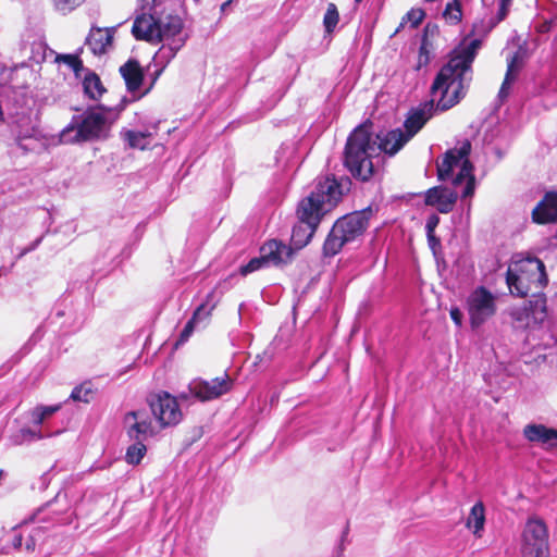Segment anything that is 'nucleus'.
Segmentation results:
<instances>
[{
    "mask_svg": "<svg viewBox=\"0 0 557 557\" xmlns=\"http://www.w3.org/2000/svg\"><path fill=\"white\" fill-rule=\"evenodd\" d=\"M482 47V40H463L449 54L431 86L430 101L413 110L405 122L406 132L393 129L372 137V123L367 122L349 135L344 164L350 174L360 181H368L373 174L372 158L380 151L395 154L412 138L433 115L434 111H446L457 104L466 95L472 81V63Z\"/></svg>",
    "mask_w": 557,
    "mask_h": 557,
    "instance_id": "nucleus-1",
    "label": "nucleus"
},
{
    "mask_svg": "<svg viewBox=\"0 0 557 557\" xmlns=\"http://www.w3.org/2000/svg\"><path fill=\"white\" fill-rule=\"evenodd\" d=\"M343 195L334 177L319 180L311 194L302 199L297 209L299 222L293 227L292 248L300 250L312 238L322 216L332 210Z\"/></svg>",
    "mask_w": 557,
    "mask_h": 557,
    "instance_id": "nucleus-2",
    "label": "nucleus"
},
{
    "mask_svg": "<svg viewBox=\"0 0 557 557\" xmlns=\"http://www.w3.org/2000/svg\"><path fill=\"white\" fill-rule=\"evenodd\" d=\"M141 14L133 24L132 33L137 39L151 42H169L176 38L186 40L183 22L177 15L163 16V0H139Z\"/></svg>",
    "mask_w": 557,
    "mask_h": 557,
    "instance_id": "nucleus-3",
    "label": "nucleus"
},
{
    "mask_svg": "<svg viewBox=\"0 0 557 557\" xmlns=\"http://www.w3.org/2000/svg\"><path fill=\"white\" fill-rule=\"evenodd\" d=\"M112 109L99 106L74 115L71 123L60 133V143L76 144L104 139L108 137L112 121L108 114Z\"/></svg>",
    "mask_w": 557,
    "mask_h": 557,
    "instance_id": "nucleus-4",
    "label": "nucleus"
},
{
    "mask_svg": "<svg viewBox=\"0 0 557 557\" xmlns=\"http://www.w3.org/2000/svg\"><path fill=\"white\" fill-rule=\"evenodd\" d=\"M548 282L544 263L534 257L512 259L506 273V283L513 296L525 297L540 292Z\"/></svg>",
    "mask_w": 557,
    "mask_h": 557,
    "instance_id": "nucleus-5",
    "label": "nucleus"
},
{
    "mask_svg": "<svg viewBox=\"0 0 557 557\" xmlns=\"http://www.w3.org/2000/svg\"><path fill=\"white\" fill-rule=\"evenodd\" d=\"M471 144L466 140L460 147L449 149L437 162V176L440 181L451 180L455 187L465 184L461 190V197L468 198L474 194L475 180L473 166L469 161Z\"/></svg>",
    "mask_w": 557,
    "mask_h": 557,
    "instance_id": "nucleus-6",
    "label": "nucleus"
},
{
    "mask_svg": "<svg viewBox=\"0 0 557 557\" xmlns=\"http://www.w3.org/2000/svg\"><path fill=\"white\" fill-rule=\"evenodd\" d=\"M549 533L543 519L531 516L521 532V557H549Z\"/></svg>",
    "mask_w": 557,
    "mask_h": 557,
    "instance_id": "nucleus-7",
    "label": "nucleus"
},
{
    "mask_svg": "<svg viewBox=\"0 0 557 557\" xmlns=\"http://www.w3.org/2000/svg\"><path fill=\"white\" fill-rule=\"evenodd\" d=\"M467 311L472 329H478L496 312V297L485 287L480 286L467 298Z\"/></svg>",
    "mask_w": 557,
    "mask_h": 557,
    "instance_id": "nucleus-8",
    "label": "nucleus"
},
{
    "mask_svg": "<svg viewBox=\"0 0 557 557\" xmlns=\"http://www.w3.org/2000/svg\"><path fill=\"white\" fill-rule=\"evenodd\" d=\"M149 406L162 428L175 425L182 419V411L176 398L166 392L151 395Z\"/></svg>",
    "mask_w": 557,
    "mask_h": 557,
    "instance_id": "nucleus-9",
    "label": "nucleus"
},
{
    "mask_svg": "<svg viewBox=\"0 0 557 557\" xmlns=\"http://www.w3.org/2000/svg\"><path fill=\"white\" fill-rule=\"evenodd\" d=\"M233 386L232 379L224 374L210 381L196 379L189 383L190 393L201 401H208L228 393Z\"/></svg>",
    "mask_w": 557,
    "mask_h": 557,
    "instance_id": "nucleus-10",
    "label": "nucleus"
},
{
    "mask_svg": "<svg viewBox=\"0 0 557 557\" xmlns=\"http://www.w3.org/2000/svg\"><path fill=\"white\" fill-rule=\"evenodd\" d=\"M372 216L371 208L347 214L335 222L336 230L342 232L349 242L357 239L363 234Z\"/></svg>",
    "mask_w": 557,
    "mask_h": 557,
    "instance_id": "nucleus-11",
    "label": "nucleus"
},
{
    "mask_svg": "<svg viewBox=\"0 0 557 557\" xmlns=\"http://www.w3.org/2000/svg\"><path fill=\"white\" fill-rule=\"evenodd\" d=\"M127 434L131 440L145 442L152 436L154 431L146 413L141 411H131L125 416Z\"/></svg>",
    "mask_w": 557,
    "mask_h": 557,
    "instance_id": "nucleus-12",
    "label": "nucleus"
},
{
    "mask_svg": "<svg viewBox=\"0 0 557 557\" xmlns=\"http://www.w3.org/2000/svg\"><path fill=\"white\" fill-rule=\"evenodd\" d=\"M457 198L458 191L447 187L436 186L426 191L425 203L436 207L441 213H448L453 210Z\"/></svg>",
    "mask_w": 557,
    "mask_h": 557,
    "instance_id": "nucleus-13",
    "label": "nucleus"
},
{
    "mask_svg": "<svg viewBox=\"0 0 557 557\" xmlns=\"http://www.w3.org/2000/svg\"><path fill=\"white\" fill-rule=\"evenodd\" d=\"M260 253L268 265H280L292 259L293 248L272 239L260 248Z\"/></svg>",
    "mask_w": 557,
    "mask_h": 557,
    "instance_id": "nucleus-14",
    "label": "nucleus"
},
{
    "mask_svg": "<svg viewBox=\"0 0 557 557\" xmlns=\"http://www.w3.org/2000/svg\"><path fill=\"white\" fill-rule=\"evenodd\" d=\"M534 222L545 224L557 220V191L546 193L544 198L533 209Z\"/></svg>",
    "mask_w": 557,
    "mask_h": 557,
    "instance_id": "nucleus-15",
    "label": "nucleus"
},
{
    "mask_svg": "<svg viewBox=\"0 0 557 557\" xmlns=\"http://www.w3.org/2000/svg\"><path fill=\"white\" fill-rule=\"evenodd\" d=\"M120 73L129 92L139 90L144 79V71L138 61L134 59L128 60L120 67Z\"/></svg>",
    "mask_w": 557,
    "mask_h": 557,
    "instance_id": "nucleus-16",
    "label": "nucleus"
},
{
    "mask_svg": "<svg viewBox=\"0 0 557 557\" xmlns=\"http://www.w3.org/2000/svg\"><path fill=\"white\" fill-rule=\"evenodd\" d=\"M524 437L534 443L553 446L557 441V430L543 424H528L523 429Z\"/></svg>",
    "mask_w": 557,
    "mask_h": 557,
    "instance_id": "nucleus-17",
    "label": "nucleus"
},
{
    "mask_svg": "<svg viewBox=\"0 0 557 557\" xmlns=\"http://www.w3.org/2000/svg\"><path fill=\"white\" fill-rule=\"evenodd\" d=\"M86 45L95 55H101L107 52L112 45V34L109 29L91 28Z\"/></svg>",
    "mask_w": 557,
    "mask_h": 557,
    "instance_id": "nucleus-18",
    "label": "nucleus"
},
{
    "mask_svg": "<svg viewBox=\"0 0 557 557\" xmlns=\"http://www.w3.org/2000/svg\"><path fill=\"white\" fill-rule=\"evenodd\" d=\"M183 40L181 38L174 39V41L163 42L161 48L156 52L153 57V62L156 65H160V69L157 71V76H159L164 67L169 64V62L175 57L177 51L183 47Z\"/></svg>",
    "mask_w": 557,
    "mask_h": 557,
    "instance_id": "nucleus-19",
    "label": "nucleus"
},
{
    "mask_svg": "<svg viewBox=\"0 0 557 557\" xmlns=\"http://www.w3.org/2000/svg\"><path fill=\"white\" fill-rule=\"evenodd\" d=\"M485 525V507L482 502L472 506L466 520V528L469 529L476 539L483 535Z\"/></svg>",
    "mask_w": 557,
    "mask_h": 557,
    "instance_id": "nucleus-20",
    "label": "nucleus"
},
{
    "mask_svg": "<svg viewBox=\"0 0 557 557\" xmlns=\"http://www.w3.org/2000/svg\"><path fill=\"white\" fill-rule=\"evenodd\" d=\"M531 298L525 304L533 323L539 325L543 323L547 318L546 297L540 292L531 294Z\"/></svg>",
    "mask_w": 557,
    "mask_h": 557,
    "instance_id": "nucleus-21",
    "label": "nucleus"
},
{
    "mask_svg": "<svg viewBox=\"0 0 557 557\" xmlns=\"http://www.w3.org/2000/svg\"><path fill=\"white\" fill-rule=\"evenodd\" d=\"M347 243H349V240L345 236H343L342 232H338L336 230V225L334 224L323 245L324 256H335Z\"/></svg>",
    "mask_w": 557,
    "mask_h": 557,
    "instance_id": "nucleus-22",
    "label": "nucleus"
},
{
    "mask_svg": "<svg viewBox=\"0 0 557 557\" xmlns=\"http://www.w3.org/2000/svg\"><path fill=\"white\" fill-rule=\"evenodd\" d=\"M214 308L215 304L212 301V294H209L206 301L196 308L193 317L190 318V321H193V323H195L198 329L206 327Z\"/></svg>",
    "mask_w": 557,
    "mask_h": 557,
    "instance_id": "nucleus-23",
    "label": "nucleus"
},
{
    "mask_svg": "<svg viewBox=\"0 0 557 557\" xmlns=\"http://www.w3.org/2000/svg\"><path fill=\"white\" fill-rule=\"evenodd\" d=\"M83 87L85 94L94 100L100 98L102 94L106 91L99 76L95 73H88L85 76Z\"/></svg>",
    "mask_w": 557,
    "mask_h": 557,
    "instance_id": "nucleus-24",
    "label": "nucleus"
},
{
    "mask_svg": "<svg viewBox=\"0 0 557 557\" xmlns=\"http://www.w3.org/2000/svg\"><path fill=\"white\" fill-rule=\"evenodd\" d=\"M123 136L131 148L144 150L149 145V137L151 136V134L144 132L126 131L123 134Z\"/></svg>",
    "mask_w": 557,
    "mask_h": 557,
    "instance_id": "nucleus-25",
    "label": "nucleus"
},
{
    "mask_svg": "<svg viewBox=\"0 0 557 557\" xmlns=\"http://www.w3.org/2000/svg\"><path fill=\"white\" fill-rule=\"evenodd\" d=\"M510 317L515 321L517 327L535 326V324L533 323V319H531L530 312L525 305L512 308L510 311Z\"/></svg>",
    "mask_w": 557,
    "mask_h": 557,
    "instance_id": "nucleus-26",
    "label": "nucleus"
},
{
    "mask_svg": "<svg viewBox=\"0 0 557 557\" xmlns=\"http://www.w3.org/2000/svg\"><path fill=\"white\" fill-rule=\"evenodd\" d=\"M94 394L95 392L91 383L84 382L83 384L74 387L70 395V399L88 404L92 399Z\"/></svg>",
    "mask_w": 557,
    "mask_h": 557,
    "instance_id": "nucleus-27",
    "label": "nucleus"
},
{
    "mask_svg": "<svg viewBox=\"0 0 557 557\" xmlns=\"http://www.w3.org/2000/svg\"><path fill=\"white\" fill-rule=\"evenodd\" d=\"M146 451L147 447L144 442L135 441V443L127 448L125 460L129 465H138L146 455Z\"/></svg>",
    "mask_w": 557,
    "mask_h": 557,
    "instance_id": "nucleus-28",
    "label": "nucleus"
},
{
    "mask_svg": "<svg viewBox=\"0 0 557 557\" xmlns=\"http://www.w3.org/2000/svg\"><path fill=\"white\" fill-rule=\"evenodd\" d=\"M516 57H512L508 62L507 73L505 75V79L502 84L500 90L498 92V97L500 100H504L509 95L510 85L516 78Z\"/></svg>",
    "mask_w": 557,
    "mask_h": 557,
    "instance_id": "nucleus-29",
    "label": "nucleus"
},
{
    "mask_svg": "<svg viewBox=\"0 0 557 557\" xmlns=\"http://www.w3.org/2000/svg\"><path fill=\"white\" fill-rule=\"evenodd\" d=\"M61 409V405H53V406H37L32 411V421L36 425H40L45 419L52 416L57 411Z\"/></svg>",
    "mask_w": 557,
    "mask_h": 557,
    "instance_id": "nucleus-30",
    "label": "nucleus"
},
{
    "mask_svg": "<svg viewBox=\"0 0 557 557\" xmlns=\"http://www.w3.org/2000/svg\"><path fill=\"white\" fill-rule=\"evenodd\" d=\"M338 11L334 3H330L327 5L326 12L324 14L323 24L326 32L331 33L338 23Z\"/></svg>",
    "mask_w": 557,
    "mask_h": 557,
    "instance_id": "nucleus-31",
    "label": "nucleus"
},
{
    "mask_svg": "<svg viewBox=\"0 0 557 557\" xmlns=\"http://www.w3.org/2000/svg\"><path fill=\"white\" fill-rule=\"evenodd\" d=\"M425 13L422 9H411L403 18L400 26L405 23H410L412 28L418 27V25L424 18Z\"/></svg>",
    "mask_w": 557,
    "mask_h": 557,
    "instance_id": "nucleus-32",
    "label": "nucleus"
},
{
    "mask_svg": "<svg viewBox=\"0 0 557 557\" xmlns=\"http://www.w3.org/2000/svg\"><path fill=\"white\" fill-rule=\"evenodd\" d=\"M264 267H268V264L264 261V258H262V255L260 253L259 257L252 258L247 264L243 265L240 268V273L243 275H247Z\"/></svg>",
    "mask_w": 557,
    "mask_h": 557,
    "instance_id": "nucleus-33",
    "label": "nucleus"
},
{
    "mask_svg": "<svg viewBox=\"0 0 557 557\" xmlns=\"http://www.w3.org/2000/svg\"><path fill=\"white\" fill-rule=\"evenodd\" d=\"M62 60L65 64H67L76 74L83 70V62L77 55L74 54H65L58 58Z\"/></svg>",
    "mask_w": 557,
    "mask_h": 557,
    "instance_id": "nucleus-34",
    "label": "nucleus"
},
{
    "mask_svg": "<svg viewBox=\"0 0 557 557\" xmlns=\"http://www.w3.org/2000/svg\"><path fill=\"white\" fill-rule=\"evenodd\" d=\"M196 330H198L197 325L195 323H193V321L188 320V322L185 324L184 329L182 330L180 337L175 345L180 346V345L185 344Z\"/></svg>",
    "mask_w": 557,
    "mask_h": 557,
    "instance_id": "nucleus-35",
    "label": "nucleus"
},
{
    "mask_svg": "<svg viewBox=\"0 0 557 557\" xmlns=\"http://www.w3.org/2000/svg\"><path fill=\"white\" fill-rule=\"evenodd\" d=\"M84 0H53L59 11L69 12L83 3Z\"/></svg>",
    "mask_w": 557,
    "mask_h": 557,
    "instance_id": "nucleus-36",
    "label": "nucleus"
},
{
    "mask_svg": "<svg viewBox=\"0 0 557 557\" xmlns=\"http://www.w3.org/2000/svg\"><path fill=\"white\" fill-rule=\"evenodd\" d=\"M510 5H511V0H499V8H498V11L496 14L494 25L498 24L499 22H502L506 18V16L508 15Z\"/></svg>",
    "mask_w": 557,
    "mask_h": 557,
    "instance_id": "nucleus-37",
    "label": "nucleus"
},
{
    "mask_svg": "<svg viewBox=\"0 0 557 557\" xmlns=\"http://www.w3.org/2000/svg\"><path fill=\"white\" fill-rule=\"evenodd\" d=\"M438 223H440V218L436 214L430 215L426 220L425 230H426V234H428L430 242L434 240L433 233H434V230L436 228V226L438 225Z\"/></svg>",
    "mask_w": 557,
    "mask_h": 557,
    "instance_id": "nucleus-38",
    "label": "nucleus"
},
{
    "mask_svg": "<svg viewBox=\"0 0 557 557\" xmlns=\"http://www.w3.org/2000/svg\"><path fill=\"white\" fill-rule=\"evenodd\" d=\"M430 61V53L426 48L425 40H423L419 50V66L426 65Z\"/></svg>",
    "mask_w": 557,
    "mask_h": 557,
    "instance_id": "nucleus-39",
    "label": "nucleus"
},
{
    "mask_svg": "<svg viewBox=\"0 0 557 557\" xmlns=\"http://www.w3.org/2000/svg\"><path fill=\"white\" fill-rule=\"evenodd\" d=\"M451 320L458 325H461L462 322V313L458 308H451L450 310Z\"/></svg>",
    "mask_w": 557,
    "mask_h": 557,
    "instance_id": "nucleus-40",
    "label": "nucleus"
},
{
    "mask_svg": "<svg viewBox=\"0 0 557 557\" xmlns=\"http://www.w3.org/2000/svg\"><path fill=\"white\" fill-rule=\"evenodd\" d=\"M41 240H42V237H39V238H37L36 240H34L29 247L25 248V249L21 252V255H20V256H24V255H26L27 252H29V251H32V250L36 249V248L39 246V244L41 243Z\"/></svg>",
    "mask_w": 557,
    "mask_h": 557,
    "instance_id": "nucleus-41",
    "label": "nucleus"
},
{
    "mask_svg": "<svg viewBox=\"0 0 557 557\" xmlns=\"http://www.w3.org/2000/svg\"><path fill=\"white\" fill-rule=\"evenodd\" d=\"M36 542H35V535H30L29 540L26 542V549L28 552H33L35 549Z\"/></svg>",
    "mask_w": 557,
    "mask_h": 557,
    "instance_id": "nucleus-42",
    "label": "nucleus"
},
{
    "mask_svg": "<svg viewBox=\"0 0 557 557\" xmlns=\"http://www.w3.org/2000/svg\"><path fill=\"white\" fill-rule=\"evenodd\" d=\"M22 541H23L22 535H21V534H16V535L14 536V539H13V546H14L15 548H21V546H22Z\"/></svg>",
    "mask_w": 557,
    "mask_h": 557,
    "instance_id": "nucleus-43",
    "label": "nucleus"
},
{
    "mask_svg": "<svg viewBox=\"0 0 557 557\" xmlns=\"http://www.w3.org/2000/svg\"><path fill=\"white\" fill-rule=\"evenodd\" d=\"M460 10L458 8L455 9V14L453 15V17L456 20V21H459L460 18Z\"/></svg>",
    "mask_w": 557,
    "mask_h": 557,
    "instance_id": "nucleus-44",
    "label": "nucleus"
},
{
    "mask_svg": "<svg viewBox=\"0 0 557 557\" xmlns=\"http://www.w3.org/2000/svg\"><path fill=\"white\" fill-rule=\"evenodd\" d=\"M157 77H158V76L156 75V76H154V78H153V81H152V83H151V85H150V87H149V88H147V90H145V91H144V95H147V94H148V91H150V88H151V87H152V85L154 84V82H156Z\"/></svg>",
    "mask_w": 557,
    "mask_h": 557,
    "instance_id": "nucleus-45",
    "label": "nucleus"
},
{
    "mask_svg": "<svg viewBox=\"0 0 557 557\" xmlns=\"http://www.w3.org/2000/svg\"><path fill=\"white\" fill-rule=\"evenodd\" d=\"M157 77H158V76L156 75V76H154V78H153V81H152V83H151V85H150V87H149V88H147V90H145V91H144V95H147V94H148V91H150V88H151V87H152V85L154 84V82H156Z\"/></svg>",
    "mask_w": 557,
    "mask_h": 557,
    "instance_id": "nucleus-46",
    "label": "nucleus"
},
{
    "mask_svg": "<svg viewBox=\"0 0 557 557\" xmlns=\"http://www.w3.org/2000/svg\"><path fill=\"white\" fill-rule=\"evenodd\" d=\"M157 77H158V76L156 75V76H154V78H153V81H152V83H151V85H150V87H149V88H147V90H145V91H144V95H147V94H148V91H150V88H151V87H152V85L154 84V82H156Z\"/></svg>",
    "mask_w": 557,
    "mask_h": 557,
    "instance_id": "nucleus-47",
    "label": "nucleus"
},
{
    "mask_svg": "<svg viewBox=\"0 0 557 557\" xmlns=\"http://www.w3.org/2000/svg\"><path fill=\"white\" fill-rule=\"evenodd\" d=\"M231 3V1H226L222 4V10L227 9V5Z\"/></svg>",
    "mask_w": 557,
    "mask_h": 557,
    "instance_id": "nucleus-48",
    "label": "nucleus"
},
{
    "mask_svg": "<svg viewBox=\"0 0 557 557\" xmlns=\"http://www.w3.org/2000/svg\"><path fill=\"white\" fill-rule=\"evenodd\" d=\"M231 3V1H226L222 4V10L227 9V5Z\"/></svg>",
    "mask_w": 557,
    "mask_h": 557,
    "instance_id": "nucleus-49",
    "label": "nucleus"
},
{
    "mask_svg": "<svg viewBox=\"0 0 557 557\" xmlns=\"http://www.w3.org/2000/svg\"><path fill=\"white\" fill-rule=\"evenodd\" d=\"M23 432H24V433H27V434H29V435H32V436H34V437L36 436V435H35V433H34V432H32L30 430H26V431H23Z\"/></svg>",
    "mask_w": 557,
    "mask_h": 557,
    "instance_id": "nucleus-50",
    "label": "nucleus"
},
{
    "mask_svg": "<svg viewBox=\"0 0 557 557\" xmlns=\"http://www.w3.org/2000/svg\"><path fill=\"white\" fill-rule=\"evenodd\" d=\"M124 108H125V103L123 102V103L120 106L119 111L124 110Z\"/></svg>",
    "mask_w": 557,
    "mask_h": 557,
    "instance_id": "nucleus-51",
    "label": "nucleus"
},
{
    "mask_svg": "<svg viewBox=\"0 0 557 557\" xmlns=\"http://www.w3.org/2000/svg\"><path fill=\"white\" fill-rule=\"evenodd\" d=\"M450 9V4L447 5L446 10H445V14H447L448 10Z\"/></svg>",
    "mask_w": 557,
    "mask_h": 557,
    "instance_id": "nucleus-52",
    "label": "nucleus"
},
{
    "mask_svg": "<svg viewBox=\"0 0 557 557\" xmlns=\"http://www.w3.org/2000/svg\"><path fill=\"white\" fill-rule=\"evenodd\" d=\"M242 308H243V305H239V310H238L239 315H240Z\"/></svg>",
    "mask_w": 557,
    "mask_h": 557,
    "instance_id": "nucleus-53",
    "label": "nucleus"
},
{
    "mask_svg": "<svg viewBox=\"0 0 557 557\" xmlns=\"http://www.w3.org/2000/svg\"><path fill=\"white\" fill-rule=\"evenodd\" d=\"M362 0H355L356 3H360Z\"/></svg>",
    "mask_w": 557,
    "mask_h": 557,
    "instance_id": "nucleus-54",
    "label": "nucleus"
}]
</instances>
